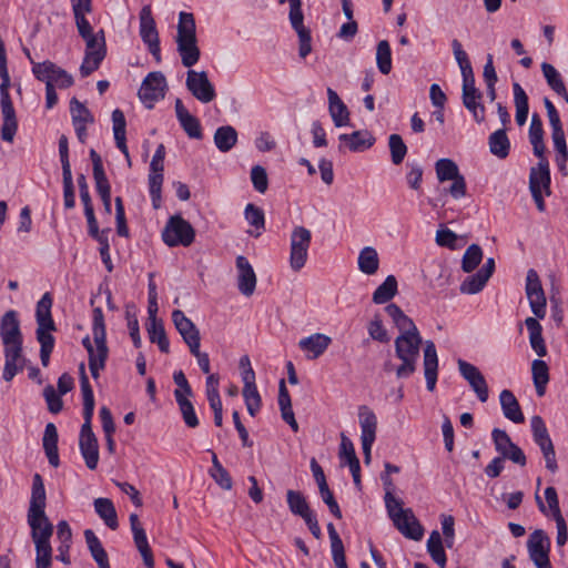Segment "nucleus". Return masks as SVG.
I'll return each mask as SVG.
<instances>
[{
	"mask_svg": "<svg viewBox=\"0 0 568 568\" xmlns=\"http://www.w3.org/2000/svg\"><path fill=\"white\" fill-rule=\"evenodd\" d=\"M362 443H374L376 439L377 418L367 406H361L358 412Z\"/></svg>",
	"mask_w": 568,
	"mask_h": 568,
	"instance_id": "nucleus-30",
	"label": "nucleus"
},
{
	"mask_svg": "<svg viewBox=\"0 0 568 568\" xmlns=\"http://www.w3.org/2000/svg\"><path fill=\"white\" fill-rule=\"evenodd\" d=\"M388 148L390 152L392 163L399 165L407 154V145L399 134L393 133L388 136Z\"/></svg>",
	"mask_w": 568,
	"mask_h": 568,
	"instance_id": "nucleus-49",
	"label": "nucleus"
},
{
	"mask_svg": "<svg viewBox=\"0 0 568 568\" xmlns=\"http://www.w3.org/2000/svg\"><path fill=\"white\" fill-rule=\"evenodd\" d=\"M43 396L45 398V402L48 404V409L53 413L58 414L63 406V402L61 399L60 393L58 394L57 390L52 385H47L43 389Z\"/></svg>",
	"mask_w": 568,
	"mask_h": 568,
	"instance_id": "nucleus-60",
	"label": "nucleus"
},
{
	"mask_svg": "<svg viewBox=\"0 0 568 568\" xmlns=\"http://www.w3.org/2000/svg\"><path fill=\"white\" fill-rule=\"evenodd\" d=\"M236 270L239 291L245 296L253 295L256 287V275L245 256L239 255L236 257Z\"/></svg>",
	"mask_w": 568,
	"mask_h": 568,
	"instance_id": "nucleus-21",
	"label": "nucleus"
},
{
	"mask_svg": "<svg viewBox=\"0 0 568 568\" xmlns=\"http://www.w3.org/2000/svg\"><path fill=\"white\" fill-rule=\"evenodd\" d=\"M45 505L47 495L43 479L40 474H34L27 520L36 547V568H50L52 561L50 539L54 527L45 515Z\"/></svg>",
	"mask_w": 568,
	"mask_h": 568,
	"instance_id": "nucleus-1",
	"label": "nucleus"
},
{
	"mask_svg": "<svg viewBox=\"0 0 568 568\" xmlns=\"http://www.w3.org/2000/svg\"><path fill=\"white\" fill-rule=\"evenodd\" d=\"M0 336L3 345L22 342L19 320L14 311H8L1 318Z\"/></svg>",
	"mask_w": 568,
	"mask_h": 568,
	"instance_id": "nucleus-25",
	"label": "nucleus"
},
{
	"mask_svg": "<svg viewBox=\"0 0 568 568\" xmlns=\"http://www.w3.org/2000/svg\"><path fill=\"white\" fill-rule=\"evenodd\" d=\"M549 538L541 529H537L529 536L527 548L530 559L535 562L548 559Z\"/></svg>",
	"mask_w": 568,
	"mask_h": 568,
	"instance_id": "nucleus-27",
	"label": "nucleus"
},
{
	"mask_svg": "<svg viewBox=\"0 0 568 568\" xmlns=\"http://www.w3.org/2000/svg\"><path fill=\"white\" fill-rule=\"evenodd\" d=\"M32 73L39 81L48 83L60 89H68L73 85V77L52 61L33 63Z\"/></svg>",
	"mask_w": 568,
	"mask_h": 568,
	"instance_id": "nucleus-15",
	"label": "nucleus"
},
{
	"mask_svg": "<svg viewBox=\"0 0 568 568\" xmlns=\"http://www.w3.org/2000/svg\"><path fill=\"white\" fill-rule=\"evenodd\" d=\"M499 400L506 418L516 424L524 423L525 417L519 406V403L510 390H501L499 395Z\"/></svg>",
	"mask_w": 568,
	"mask_h": 568,
	"instance_id": "nucleus-33",
	"label": "nucleus"
},
{
	"mask_svg": "<svg viewBox=\"0 0 568 568\" xmlns=\"http://www.w3.org/2000/svg\"><path fill=\"white\" fill-rule=\"evenodd\" d=\"M457 240V234L447 227L442 226L436 232V244L442 247L456 250L458 247Z\"/></svg>",
	"mask_w": 568,
	"mask_h": 568,
	"instance_id": "nucleus-58",
	"label": "nucleus"
},
{
	"mask_svg": "<svg viewBox=\"0 0 568 568\" xmlns=\"http://www.w3.org/2000/svg\"><path fill=\"white\" fill-rule=\"evenodd\" d=\"M382 480L385 488V506L395 527L407 538L419 540L423 537L424 529L413 510L410 508L404 509L402 500L393 495L394 484L389 475H382Z\"/></svg>",
	"mask_w": 568,
	"mask_h": 568,
	"instance_id": "nucleus-4",
	"label": "nucleus"
},
{
	"mask_svg": "<svg viewBox=\"0 0 568 568\" xmlns=\"http://www.w3.org/2000/svg\"><path fill=\"white\" fill-rule=\"evenodd\" d=\"M148 334L151 343H155L162 353L170 352V342L166 336L162 321L156 317L149 318Z\"/></svg>",
	"mask_w": 568,
	"mask_h": 568,
	"instance_id": "nucleus-39",
	"label": "nucleus"
},
{
	"mask_svg": "<svg viewBox=\"0 0 568 568\" xmlns=\"http://www.w3.org/2000/svg\"><path fill=\"white\" fill-rule=\"evenodd\" d=\"M514 103L516 108V122L523 126L528 118V95L518 82L513 83Z\"/></svg>",
	"mask_w": 568,
	"mask_h": 568,
	"instance_id": "nucleus-41",
	"label": "nucleus"
},
{
	"mask_svg": "<svg viewBox=\"0 0 568 568\" xmlns=\"http://www.w3.org/2000/svg\"><path fill=\"white\" fill-rule=\"evenodd\" d=\"M195 231L190 222L181 215H173L166 222L162 232L163 242L174 247L178 245L189 246L193 243Z\"/></svg>",
	"mask_w": 568,
	"mask_h": 568,
	"instance_id": "nucleus-9",
	"label": "nucleus"
},
{
	"mask_svg": "<svg viewBox=\"0 0 568 568\" xmlns=\"http://www.w3.org/2000/svg\"><path fill=\"white\" fill-rule=\"evenodd\" d=\"M244 215L248 224L254 227L253 230H248L247 234L253 237H258L265 229V216L263 210L252 203H248L245 206Z\"/></svg>",
	"mask_w": 568,
	"mask_h": 568,
	"instance_id": "nucleus-40",
	"label": "nucleus"
},
{
	"mask_svg": "<svg viewBox=\"0 0 568 568\" xmlns=\"http://www.w3.org/2000/svg\"><path fill=\"white\" fill-rule=\"evenodd\" d=\"M166 80L162 72H150L139 89V98L148 109L162 100L165 95Z\"/></svg>",
	"mask_w": 568,
	"mask_h": 568,
	"instance_id": "nucleus-16",
	"label": "nucleus"
},
{
	"mask_svg": "<svg viewBox=\"0 0 568 568\" xmlns=\"http://www.w3.org/2000/svg\"><path fill=\"white\" fill-rule=\"evenodd\" d=\"M10 88V79L1 80L0 84V106L3 123L1 126V138L6 142H13L14 135L18 131V120L16 115V110L13 108V103L11 97L9 94Z\"/></svg>",
	"mask_w": 568,
	"mask_h": 568,
	"instance_id": "nucleus-12",
	"label": "nucleus"
},
{
	"mask_svg": "<svg viewBox=\"0 0 568 568\" xmlns=\"http://www.w3.org/2000/svg\"><path fill=\"white\" fill-rule=\"evenodd\" d=\"M287 506L292 514L303 519L313 514L304 495L298 490L290 489L286 491Z\"/></svg>",
	"mask_w": 568,
	"mask_h": 568,
	"instance_id": "nucleus-43",
	"label": "nucleus"
},
{
	"mask_svg": "<svg viewBox=\"0 0 568 568\" xmlns=\"http://www.w3.org/2000/svg\"><path fill=\"white\" fill-rule=\"evenodd\" d=\"M423 366L426 387L429 392H433L436 387L438 375V356L433 341L425 343Z\"/></svg>",
	"mask_w": 568,
	"mask_h": 568,
	"instance_id": "nucleus-23",
	"label": "nucleus"
},
{
	"mask_svg": "<svg viewBox=\"0 0 568 568\" xmlns=\"http://www.w3.org/2000/svg\"><path fill=\"white\" fill-rule=\"evenodd\" d=\"M163 184V171H150L149 189L152 199V205L155 210L161 206V191Z\"/></svg>",
	"mask_w": 568,
	"mask_h": 568,
	"instance_id": "nucleus-53",
	"label": "nucleus"
},
{
	"mask_svg": "<svg viewBox=\"0 0 568 568\" xmlns=\"http://www.w3.org/2000/svg\"><path fill=\"white\" fill-rule=\"evenodd\" d=\"M397 294V280L388 275L385 281L373 293L372 301L375 304H385Z\"/></svg>",
	"mask_w": 568,
	"mask_h": 568,
	"instance_id": "nucleus-45",
	"label": "nucleus"
},
{
	"mask_svg": "<svg viewBox=\"0 0 568 568\" xmlns=\"http://www.w3.org/2000/svg\"><path fill=\"white\" fill-rule=\"evenodd\" d=\"M104 57L105 55H101V53H99V54L85 53L82 64L80 67L81 75L83 78H85V77L90 75L93 71H95L99 68L102 60L104 59Z\"/></svg>",
	"mask_w": 568,
	"mask_h": 568,
	"instance_id": "nucleus-63",
	"label": "nucleus"
},
{
	"mask_svg": "<svg viewBox=\"0 0 568 568\" xmlns=\"http://www.w3.org/2000/svg\"><path fill=\"white\" fill-rule=\"evenodd\" d=\"M174 108L176 118L189 138L201 139L202 130L200 121L187 111L181 99L178 98L175 100Z\"/></svg>",
	"mask_w": 568,
	"mask_h": 568,
	"instance_id": "nucleus-24",
	"label": "nucleus"
},
{
	"mask_svg": "<svg viewBox=\"0 0 568 568\" xmlns=\"http://www.w3.org/2000/svg\"><path fill=\"white\" fill-rule=\"evenodd\" d=\"M176 50L181 57V62L185 68L195 65L201 57L197 47L196 27L194 16L189 12L179 14Z\"/></svg>",
	"mask_w": 568,
	"mask_h": 568,
	"instance_id": "nucleus-6",
	"label": "nucleus"
},
{
	"mask_svg": "<svg viewBox=\"0 0 568 568\" xmlns=\"http://www.w3.org/2000/svg\"><path fill=\"white\" fill-rule=\"evenodd\" d=\"M541 71L547 81V84L555 92H560V90L564 92V87H566L565 82L560 73L556 70V68L552 64L544 62L541 64Z\"/></svg>",
	"mask_w": 568,
	"mask_h": 568,
	"instance_id": "nucleus-55",
	"label": "nucleus"
},
{
	"mask_svg": "<svg viewBox=\"0 0 568 568\" xmlns=\"http://www.w3.org/2000/svg\"><path fill=\"white\" fill-rule=\"evenodd\" d=\"M332 343V338L325 334L314 333L298 342L302 351L307 352V358L315 359L323 355Z\"/></svg>",
	"mask_w": 568,
	"mask_h": 568,
	"instance_id": "nucleus-26",
	"label": "nucleus"
},
{
	"mask_svg": "<svg viewBox=\"0 0 568 568\" xmlns=\"http://www.w3.org/2000/svg\"><path fill=\"white\" fill-rule=\"evenodd\" d=\"M531 373L537 395L544 396L546 392V385L549 382V373L546 362L541 359L532 361Z\"/></svg>",
	"mask_w": 568,
	"mask_h": 568,
	"instance_id": "nucleus-46",
	"label": "nucleus"
},
{
	"mask_svg": "<svg viewBox=\"0 0 568 568\" xmlns=\"http://www.w3.org/2000/svg\"><path fill=\"white\" fill-rule=\"evenodd\" d=\"M491 437L496 450L501 455V458L510 459L520 466L526 465V456L523 449L511 442L509 435L505 430L495 428L491 433Z\"/></svg>",
	"mask_w": 568,
	"mask_h": 568,
	"instance_id": "nucleus-18",
	"label": "nucleus"
},
{
	"mask_svg": "<svg viewBox=\"0 0 568 568\" xmlns=\"http://www.w3.org/2000/svg\"><path fill=\"white\" fill-rule=\"evenodd\" d=\"M237 142V132L231 125H223L216 129L214 133V143L219 151L226 153L232 150Z\"/></svg>",
	"mask_w": 568,
	"mask_h": 568,
	"instance_id": "nucleus-42",
	"label": "nucleus"
},
{
	"mask_svg": "<svg viewBox=\"0 0 568 568\" xmlns=\"http://www.w3.org/2000/svg\"><path fill=\"white\" fill-rule=\"evenodd\" d=\"M427 550L432 559L440 567L446 566L447 557L443 547L442 536L437 530L432 531L427 540Z\"/></svg>",
	"mask_w": 568,
	"mask_h": 568,
	"instance_id": "nucleus-47",
	"label": "nucleus"
},
{
	"mask_svg": "<svg viewBox=\"0 0 568 568\" xmlns=\"http://www.w3.org/2000/svg\"><path fill=\"white\" fill-rule=\"evenodd\" d=\"M43 449L50 465L58 467L60 464L58 454V430L53 423H49L45 426L43 435Z\"/></svg>",
	"mask_w": 568,
	"mask_h": 568,
	"instance_id": "nucleus-35",
	"label": "nucleus"
},
{
	"mask_svg": "<svg viewBox=\"0 0 568 568\" xmlns=\"http://www.w3.org/2000/svg\"><path fill=\"white\" fill-rule=\"evenodd\" d=\"M525 292L531 312L535 315V317H527L525 320V325L529 332L530 346L539 357H544L547 355V348L542 337V327L538 320H542L546 316L547 298L540 277L534 268L527 272Z\"/></svg>",
	"mask_w": 568,
	"mask_h": 568,
	"instance_id": "nucleus-2",
	"label": "nucleus"
},
{
	"mask_svg": "<svg viewBox=\"0 0 568 568\" xmlns=\"http://www.w3.org/2000/svg\"><path fill=\"white\" fill-rule=\"evenodd\" d=\"M70 113L73 126L78 124H91L94 122V116L90 110L75 98L70 101Z\"/></svg>",
	"mask_w": 568,
	"mask_h": 568,
	"instance_id": "nucleus-48",
	"label": "nucleus"
},
{
	"mask_svg": "<svg viewBox=\"0 0 568 568\" xmlns=\"http://www.w3.org/2000/svg\"><path fill=\"white\" fill-rule=\"evenodd\" d=\"M172 321L189 348H196V346L201 345L197 327L181 310L172 312Z\"/></svg>",
	"mask_w": 568,
	"mask_h": 568,
	"instance_id": "nucleus-20",
	"label": "nucleus"
},
{
	"mask_svg": "<svg viewBox=\"0 0 568 568\" xmlns=\"http://www.w3.org/2000/svg\"><path fill=\"white\" fill-rule=\"evenodd\" d=\"M312 233L304 226H295L290 236V267L300 272L308 258Z\"/></svg>",
	"mask_w": 568,
	"mask_h": 568,
	"instance_id": "nucleus-8",
	"label": "nucleus"
},
{
	"mask_svg": "<svg viewBox=\"0 0 568 568\" xmlns=\"http://www.w3.org/2000/svg\"><path fill=\"white\" fill-rule=\"evenodd\" d=\"M328 110L334 124L339 126L348 125L349 112L338 94L331 88L327 89Z\"/></svg>",
	"mask_w": 568,
	"mask_h": 568,
	"instance_id": "nucleus-29",
	"label": "nucleus"
},
{
	"mask_svg": "<svg viewBox=\"0 0 568 568\" xmlns=\"http://www.w3.org/2000/svg\"><path fill=\"white\" fill-rule=\"evenodd\" d=\"M339 458L345 460L347 465L353 462H358L354 445L344 433L341 434Z\"/></svg>",
	"mask_w": 568,
	"mask_h": 568,
	"instance_id": "nucleus-64",
	"label": "nucleus"
},
{
	"mask_svg": "<svg viewBox=\"0 0 568 568\" xmlns=\"http://www.w3.org/2000/svg\"><path fill=\"white\" fill-rule=\"evenodd\" d=\"M339 140L346 142L352 152H362L372 148L375 143L374 135L367 130L354 131L351 134L343 133Z\"/></svg>",
	"mask_w": 568,
	"mask_h": 568,
	"instance_id": "nucleus-31",
	"label": "nucleus"
},
{
	"mask_svg": "<svg viewBox=\"0 0 568 568\" xmlns=\"http://www.w3.org/2000/svg\"><path fill=\"white\" fill-rule=\"evenodd\" d=\"M463 104L465 108L471 112L475 121L477 123H481L485 121V106L481 104L480 100L483 98L481 94H463Z\"/></svg>",
	"mask_w": 568,
	"mask_h": 568,
	"instance_id": "nucleus-52",
	"label": "nucleus"
},
{
	"mask_svg": "<svg viewBox=\"0 0 568 568\" xmlns=\"http://www.w3.org/2000/svg\"><path fill=\"white\" fill-rule=\"evenodd\" d=\"M489 151L498 159H506L510 152V141L505 129L493 132L488 138Z\"/></svg>",
	"mask_w": 568,
	"mask_h": 568,
	"instance_id": "nucleus-37",
	"label": "nucleus"
},
{
	"mask_svg": "<svg viewBox=\"0 0 568 568\" xmlns=\"http://www.w3.org/2000/svg\"><path fill=\"white\" fill-rule=\"evenodd\" d=\"M458 369L460 375L469 383L478 399L481 403L487 402L488 386L479 369L475 365L463 359H458Z\"/></svg>",
	"mask_w": 568,
	"mask_h": 568,
	"instance_id": "nucleus-19",
	"label": "nucleus"
},
{
	"mask_svg": "<svg viewBox=\"0 0 568 568\" xmlns=\"http://www.w3.org/2000/svg\"><path fill=\"white\" fill-rule=\"evenodd\" d=\"M10 88V79L1 80L0 84V106L3 123L1 126V138L6 142H13L14 135L18 131V120L16 115V110L13 108V103L11 97L9 94Z\"/></svg>",
	"mask_w": 568,
	"mask_h": 568,
	"instance_id": "nucleus-13",
	"label": "nucleus"
},
{
	"mask_svg": "<svg viewBox=\"0 0 568 568\" xmlns=\"http://www.w3.org/2000/svg\"><path fill=\"white\" fill-rule=\"evenodd\" d=\"M242 379L244 383L243 397L247 412L251 416H255L261 409L262 399L255 385V373L253 368L243 371Z\"/></svg>",
	"mask_w": 568,
	"mask_h": 568,
	"instance_id": "nucleus-22",
	"label": "nucleus"
},
{
	"mask_svg": "<svg viewBox=\"0 0 568 568\" xmlns=\"http://www.w3.org/2000/svg\"><path fill=\"white\" fill-rule=\"evenodd\" d=\"M52 297L50 293H44L37 303L36 320L38 324L37 339L40 343V359L42 366L47 367L50 362V355L54 347V337L51 334L55 331V324L51 314Z\"/></svg>",
	"mask_w": 568,
	"mask_h": 568,
	"instance_id": "nucleus-5",
	"label": "nucleus"
},
{
	"mask_svg": "<svg viewBox=\"0 0 568 568\" xmlns=\"http://www.w3.org/2000/svg\"><path fill=\"white\" fill-rule=\"evenodd\" d=\"M80 387L83 396V418L79 437V448L85 465L89 469L94 470L99 463V444L92 430V417L94 413V395L85 373L84 364L79 366Z\"/></svg>",
	"mask_w": 568,
	"mask_h": 568,
	"instance_id": "nucleus-3",
	"label": "nucleus"
},
{
	"mask_svg": "<svg viewBox=\"0 0 568 568\" xmlns=\"http://www.w3.org/2000/svg\"><path fill=\"white\" fill-rule=\"evenodd\" d=\"M422 344L420 334L398 335L395 338V355L402 362L396 368L397 378H407L416 371Z\"/></svg>",
	"mask_w": 568,
	"mask_h": 568,
	"instance_id": "nucleus-7",
	"label": "nucleus"
},
{
	"mask_svg": "<svg viewBox=\"0 0 568 568\" xmlns=\"http://www.w3.org/2000/svg\"><path fill=\"white\" fill-rule=\"evenodd\" d=\"M290 22L292 24V28L297 32L302 30H308L304 26V14L302 12V1H295L294 3L290 4Z\"/></svg>",
	"mask_w": 568,
	"mask_h": 568,
	"instance_id": "nucleus-61",
	"label": "nucleus"
},
{
	"mask_svg": "<svg viewBox=\"0 0 568 568\" xmlns=\"http://www.w3.org/2000/svg\"><path fill=\"white\" fill-rule=\"evenodd\" d=\"M140 37L144 44L148 45L150 53L156 62H161V48L159 32L156 30L155 20L152 14L150 4L142 7L140 11Z\"/></svg>",
	"mask_w": 568,
	"mask_h": 568,
	"instance_id": "nucleus-14",
	"label": "nucleus"
},
{
	"mask_svg": "<svg viewBox=\"0 0 568 568\" xmlns=\"http://www.w3.org/2000/svg\"><path fill=\"white\" fill-rule=\"evenodd\" d=\"M535 443L539 446V448L544 455V458L546 462V468L548 470H550L551 473L557 471L558 465H557L555 447H554L551 438L550 437L542 438Z\"/></svg>",
	"mask_w": 568,
	"mask_h": 568,
	"instance_id": "nucleus-54",
	"label": "nucleus"
},
{
	"mask_svg": "<svg viewBox=\"0 0 568 568\" xmlns=\"http://www.w3.org/2000/svg\"><path fill=\"white\" fill-rule=\"evenodd\" d=\"M112 122H113V133L114 140L118 149L124 154L128 160V164L131 165V159L126 145V136H125V116L124 113L120 109H115L112 112Z\"/></svg>",
	"mask_w": 568,
	"mask_h": 568,
	"instance_id": "nucleus-32",
	"label": "nucleus"
},
{
	"mask_svg": "<svg viewBox=\"0 0 568 568\" xmlns=\"http://www.w3.org/2000/svg\"><path fill=\"white\" fill-rule=\"evenodd\" d=\"M174 397L176 399L185 425L190 428L197 427L199 418L195 414L193 404L187 399V397H185V394H183L181 389L174 390Z\"/></svg>",
	"mask_w": 568,
	"mask_h": 568,
	"instance_id": "nucleus-44",
	"label": "nucleus"
},
{
	"mask_svg": "<svg viewBox=\"0 0 568 568\" xmlns=\"http://www.w3.org/2000/svg\"><path fill=\"white\" fill-rule=\"evenodd\" d=\"M186 89L202 103H210L216 98L214 85L205 71L190 69L186 73Z\"/></svg>",
	"mask_w": 568,
	"mask_h": 568,
	"instance_id": "nucleus-17",
	"label": "nucleus"
},
{
	"mask_svg": "<svg viewBox=\"0 0 568 568\" xmlns=\"http://www.w3.org/2000/svg\"><path fill=\"white\" fill-rule=\"evenodd\" d=\"M483 260V250L477 244H471L465 251L462 258V270L465 273L473 272Z\"/></svg>",
	"mask_w": 568,
	"mask_h": 568,
	"instance_id": "nucleus-50",
	"label": "nucleus"
},
{
	"mask_svg": "<svg viewBox=\"0 0 568 568\" xmlns=\"http://www.w3.org/2000/svg\"><path fill=\"white\" fill-rule=\"evenodd\" d=\"M436 176L439 182L453 181L448 189L449 194L458 200L466 195V181L459 173L457 164L450 159H439L435 163Z\"/></svg>",
	"mask_w": 568,
	"mask_h": 568,
	"instance_id": "nucleus-11",
	"label": "nucleus"
},
{
	"mask_svg": "<svg viewBox=\"0 0 568 568\" xmlns=\"http://www.w3.org/2000/svg\"><path fill=\"white\" fill-rule=\"evenodd\" d=\"M85 41V53H93L105 55V38L104 31L100 30L97 33L89 34L88 38H82Z\"/></svg>",
	"mask_w": 568,
	"mask_h": 568,
	"instance_id": "nucleus-57",
	"label": "nucleus"
},
{
	"mask_svg": "<svg viewBox=\"0 0 568 568\" xmlns=\"http://www.w3.org/2000/svg\"><path fill=\"white\" fill-rule=\"evenodd\" d=\"M487 282L488 278L478 271L476 274L468 276L460 284V292L464 294H477L484 288Z\"/></svg>",
	"mask_w": 568,
	"mask_h": 568,
	"instance_id": "nucleus-56",
	"label": "nucleus"
},
{
	"mask_svg": "<svg viewBox=\"0 0 568 568\" xmlns=\"http://www.w3.org/2000/svg\"><path fill=\"white\" fill-rule=\"evenodd\" d=\"M84 538L88 549L99 568H111L108 554L94 531L91 529L84 530Z\"/></svg>",
	"mask_w": 568,
	"mask_h": 568,
	"instance_id": "nucleus-34",
	"label": "nucleus"
},
{
	"mask_svg": "<svg viewBox=\"0 0 568 568\" xmlns=\"http://www.w3.org/2000/svg\"><path fill=\"white\" fill-rule=\"evenodd\" d=\"M94 509L110 529L115 530L118 528V515L111 499L102 497L97 498L94 500Z\"/></svg>",
	"mask_w": 568,
	"mask_h": 568,
	"instance_id": "nucleus-38",
	"label": "nucleus"
},
{
	"mask_svg": "<svg viewBox=\"0 0 568 568\" xmlns=\"http://www.w3.org/2000/svg\"><path fill=\"white\" fill-rule=\"evenodd\" d=\"M377 68L383 74H388L392 70V51L388 41L382 40L376 48Z\"/></svg>",
	"mask_w": 568,
	"mask_h": 568,
	"instance_id": "nucleus-51",
	"label": "nucleus"
},
{
	"mask_svg": "<svg viewBox=\"0 0 568 568\" xmlns=\"http://www.w3.org/2000/svg\"><path fill=\"white\" fill-rule=\"evenodd\" d=\"M367 331L369 336L377 342L386 343L389 341L387 331L385 329L382 320L375 316L368 324Z\"/></svg>",
	"mask_w": 568,
	"mask_h": 568,
	"instance_id": "nucleus-62",
	"label": "nucleus"
},
{
	"mask_svg": "<svg viewBox=\"0 0 568 568\" xmlns=\"http://www.w3.org/2000/svg\"><path fill=\"white\" fill-rule=\"evenodd\" d=\"M358 270L366 275H374L379 268V257L375 247L365 246L357 258Z\"/></svg>",
	"mask_w": 568,
	"mask_h": 568,
	"instance_id": "nucleus-36",
	"label": "nucleus"
},
{
	"mask_svg": "<svg viewBox=\"0 0 568 568\" xmlns=\"http://www.w3.org/2000/svg\"><path fill=\"white\" fill-rule=\"evenodd\" d=\"M95 347L89 349V368L94 379L99 377V372L104 369L108 359L109 348L106 338L93 339Z\"/></svg>",
	"mask_w": 568,
	"mask_h": 568,
	"instance_id": "nucleus-28",
	"label": "nucleus"
},
{
	"mask_svg": "<svg viewBox=\"0 0 568 568\" xmlns=\"http://www.w3.org/2000/svg\"><path fill=\"white\" fill-rule=\"evenodd\" d=\"M529 190L539 212L546 210L542 192L550 195V170L548 160L538 162L537 168L530 169Z\"/></svg>",
	"mask_w": 568,
	"mask_h": 568,
	"instance_id": "nucleus-10",
	"label": "nucleus"
},
{
	"mask_svg": "<svg viewBox=\"0 0 568 568\" xmlns=\"http://www.w3.org/2000/svg\"><path fill=\"white\" fill-rule=\"evenodd\" d=\"M251 181L257 192L265 193L268 186L266 170L261 165H254L251 170Z\"/></svg>",
	"mask_w": 568,
	"mask_h": 568,
	"instance_id": "nucleus-59",
	"label": "nucleus"
}]
</instances>
